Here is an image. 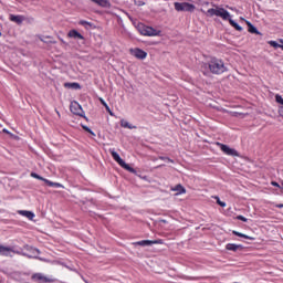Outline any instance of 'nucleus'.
Segmentation results:
<instances>
[{"instance_id": "nucleus-1", "label": "nucleus", "mask_w": 283, "mask_h": 283, "mask_svg": "<svg viewBox=\"0 0 283 283\" xmlns=\"http://www.w3.org/2000/svg\"><path fill=\"white\" fill-rule=\"evenodd\" d=\"M208 67L212 74H224L227 72V66L224 65V62L220 59L212 57L209 63Z\"/></svg>"}, {"instance_id": "nucleus-2", "label": "nucleus", "mask_w": 283, "mask_h": 283, "mask_svg": "<svg viewBox=\"0 0 283 283\" xmlns=\"http://www.w3.org/2000/svg\"><path fill=\"white\" fill-rule=\"evenodd\" d=\"M207 17H220L223 21H229L231 13L224 8L216 7L214 9H208Z\"/></svg>"}, {"instance_id": "nucleus-3", "label": "nucleus", "mask_w": 283, "mask_h": 283, "mask_svg": "<svg viewBox=\"0 0 283 283\" xmlns=\"http://www.w3.org/2000/svg\"><path fill=\"white\" fill-rule=\"evenodd\" d=\"M109 154L112 158L115 160V163L119 165V167H122L126 171H129V174H136V169L132 168V166L126 164L125 160L120 158V155H118V153H116L114 149H111Z\"/></svg>"}, {"instance_id": "nucleus-4", "label": "nucleus", "mask_w": 283, "mask_h": 283, "mask_svg": "<svg viewBox=\"0 0 283 283\" xmlns=\"http://www.w3.org/2000/svg\"><path fill=\"white\" fill-rule=\"evenodd\" d=\"M137 30H138L139 34H142L143 36H159L160 35V31H158L151 27L145 25L144 23H139L137 25Z\"/></svg>"}, {"instance_id": "nucleus-5", "label": "nucleus", "mask_w": 283, "mask_h": 283, "mask_svg": "<svg viewBox=\"0 0 283 283\" xmlns=\"http://www.w3.org/2000/svg\"><path fill=\"white\" fill-rule=\"evenodd\" d=\"M175 10H177V12H193L196 6L189 2H175Z\"/></svg>"}, {"instance_id": "nucleus-6", "label": "nucleus", "mask_w": 283, "mask_h": 283, "mask_svg": "<svg viewBox=\"0 0 283 283\" xmlns=\"http://www.w3.org/2000/svg\"><path fill=\"white\" fill-rule=\"evenodd\" d=\"M70 111L72 114H75V116H81L82 118L85 117V111H83V107L81 104H78V102H72Z\"/></svg>"}, {"instance_id": "nucleus-7", "label": "nucleus", "mask_w": 283, "mask_h": 283, "mask_svg": "<svg viewBox=\"0 0 283 283\" xmlns=\"http://www.w3.org/2000/svg\"><path fill=\"white\" fill-rule=\"evenodd\" d=\"M217 146L226 154V156H239L238 150L230 148L229 146L218 142Z\"/></svg>"}, {"instance_id": "nucleus-8", "label": "nucleus", "mask_w": 283, "mask_h": 283, "mask_svg": "<svg viewBox=\"0 0 283 283\" xmlns=\"http://www.w3.org/2000/svg\"><path fill=\"white\" fill-rule=\"evenodd\" d=\"M129 54H132V56H135V59H138L139 61H144V59H147V52L138 48L129 49Z\"/></svg>"}, {"instance_id": "nucleus-9", "label": "nucleus", "mask_w": 283, "mask_h": 283, "mask_svg": "<svg viewBox=\"0 0 283 283\" xmlns=\"http://www.w3.org/2000/svg\"><path fill=\"white\" fill-rule=\"evenodd\" d=\"M138 247H151V244H163V239L158 240H142L136 242Z\"/></svg>"}, {"instance_id": "nucleus-10", "label": "nucleus", "mask_w": 283, "mask_h": 283, "mask_svg": "<svg viewBox=\"0 0 283 283\" xmlns=\"http://www.w3.org/2000/svg\"><path fill=\"white\" fill-rule=\"evenodd\" d=\"M36 179L38 180H44L45 185H48V187H54L55 189H63V186L60 182H54V181H50L48 179H43V177L36 175Z\"/></svg>"}, {"instance_id": "nucleus-11", "label": "nucleus", "mask_w": 283, "mask_h": 283, "mask_svg": "<svg viewBox=\"0 0 283 283\" xmlns=\"http://www.w3.org/2000/svg\"><path fill=\"white\" fill-rule=\"evenodd\" d=\"M69 39H78L80 41H85V36L83 34L78 33L75 29L70 30L67 33Z\"/></svg>"}, {"instance_id": "nucleus-12", "label": "nucleus", "mask_w": 283, "mask_h": 283, "mask_svg": "<svg viewBox=\"0 0 283 283\" xmlns=\"http://www.w3.org/2000/svg\"><path fill=\"white\" fill-rule=\"evenodd\" d=\"M36 281H38V283H53V282H55V280L53 277L45 276L41 273L36 274Z\"/></svg>"}, {"instance_id": "nucleus-13", "label": "nucleus", "mask_w": 283, "mask_h": 283, "mask_svg": "<svg viewBox=\"0 0 283 283\" xmlns=\"http://www.w3.org/2000/svg\"><path fill=\"white\" fill-rule=\"evenodd\" d=\"M93 3H96L99 8H106L109 10L112 8V2L109 0H91Z\"/></svg>"}, {"instance_id": "nucleus-14", "label": "nucleus", "mask_w": 283, "mask_h": 283, "mask_svg": "<svg viewBox=\"0 0 283 283\" xmlns=\"http://www.w3.org/2000/svg\"><path fill=\"white\" fill-rule=\"evenodd\" d=\"M275 102L279 104V109H277L279 116H281V118H283V98H282V95L276 94L275 95Z\"/></svg>"}, {"instance_id": "nucleus-15", "label": "nucleus", "mask_w": 283, "mask_h": 283, "mask_svg": "<svg viewBox=\"0 0 283 283\" xmlns=\"http://www.w3.org/2000/svg\"><path fill=\"white\" fill-rule=\"evenodd\" d=\"M19 216H23V218H28V220H34V212L28 210H19Z\"/></svg>"}, {"instance_id": "nucleus-16", "label": "nucleus", "mask_w": 283, "mask_h": 283, "mask_svg": "<svg viewBox=\"0 0 283 283\" xmlns=\"http://www.w3.org/2000/svg\"><path fill=\"white\" fill-rule=\"evenodd\" d=\"M9 19L10 21H12L13 23H17L18 25H21V23H23V15L11 14Z\"/></svg>"}, {"instance_id": "nucleus-17", "label": "nucleus", "mask_w": 283, "mask_h": 283, "mask_svg": "<svg viewBox=\"0 0 283 283\" xmlns=\"http://www.w3.org/2000/svg\"><path fill=\"white\" fill-rule=\"evenodd\" d=\"M247 25H248V32H250V34H261L260 31H258V28L252 25L251 22H247Z\"/></svg>"}, {"instance_id": "nucleus-18", "label": "nucleus", "mask_w": 283, "mask_h": 283, "mask_svg": "<svg viewBox=\"0 0 283 283\" xmlns=\"http://www.w3.org/2000/svg\"><path fill=\"white\" fill-rule=\"evenodd\" d=\"M226 249L227 251H238V249H242V245H238V244H234V243H228L226 245Z\"/></svg>"}, {"instance_id": "nucleus-19", "label": "nucleus", "mask_w": 283, "mask_h": 283, "mask_svg": "<svg viewBox=\"0 0 283 283\" xmlns=\"http://www.w3.org/2000/svg\"><path fill=\"white\" fill-rule=\"evenodd\" d=\"M228 21H229L230 25H232V28H234V30H237L238 32H242V27H240V24H238L231 18H229Z\"/></svg>"}, {"instance_id": "nucleus-20", "label": "nucleus", "mask_w": 283, "mask_h": 283, "mask_svg": "<svg viewBox=\"0 0 283 283\" xmlns=\"http://www.w3.org/2000/svg\"><path fill=\"white\" fill-rule=\"evenodd\" d=\"M233 235H237L238 238H244L245 240H255L253 237H249L244 233L238 232V231H232Z\"/></svg>"}, {"instance_id": "nucleus-21", "label": "nucleus", "mask_w": 283, "mask_h": 283, "mask_svg": "<svg viewBox=\"0 0 283 283\" xmlns=\"http://www.w3.org/2000/svg\"><path fill=\"white\" fill-rule=\"evenodd\" d=\"M172 191H178L179 193H187V189H185V187H182V185L178 184L177 186H175V188L172 189Z\"/></svg>"}, {"instance_id": "nucleus-22", "label": "nucleus", "mask_w": 283, "mask_h": 283, "mask_svg": "<svg viewBox=\"0 0 283 283\" xmlns=\"http://www.w3.org/2000/svg\"><path fill=\"white\" fill-rule=\"evenodd\" d=\"M10 251H12V249H10L8 247L0 245V255H8V253H10Z\"/></svg>"}, {"instance_id": "nucleus-23", "label": "nucleus", "mask_w": 283, "mask_h": 283, "mask_svg": "<svg viewBox=\"0 0 283 283\" xmlns=\"http://www.w3.org/2000/svg\"><path fill=\"white\" fill-rule=\"evenodd\" d=\"M99 102L102 103V105L105 107L106 112H108V114L111 116H114V113H112V109L109 108V105H107V103L105 102V99L99 98Z\"/></svg>"}, {"instance_id": "nucleus-24", "label": "nucleus", "mask_w": 283, "mask_h": 283, "mask_svg": "<svg viewBox=\"0 0 283 283\" xmlns=\"http://www.w3.org/2000/svg\"><path fill=\"white\" fill-rule=\"evenodd\" d=\"M120 125H122V127H125L126 129H136V126H132L129 124V122H127V120H122Z\"/></svg>"}, {"instance_id": "nucleus-25", "label": "nucleus", "mask_w": 283, "mask_h": 283, "mask_svg": "<svg viewBox=\"0 0 283 283\" xmlns=\"http://www.w3.org/2000/svg\"><path fill=\"white\" fill-rule=\"evenodd\" d=\"M269 45H271V48H280L282 50L283 48V44H279L277 42L275 41H270L269 42Z\"/></svg>"}, {"instance_id": "nucleus-26", "label": "nucleus", "mask_w": 283, "mask_h": 283, "mask_svg": "<svg viewBox=\"0 0 283 283\" xmlns=\"http://www.w3.org/2000/svg\"><path fill=\"white\" fill-rule=\"evenodd\" d=\"M64 86H65V87H81V86L78 85V83H65Z\"/></svg>"}, {"instance_id": "nucleus-27", "label": "nucleus", "mask_w": 283, "mask_h": 283, "mask_svg": "<svg viewBox=\"0 0 283 283\" xmlns=\"http://www.w3.org/2000/svg\"><path fill=\"white\" fill-rule=\"evenodd\" d=\"M80 25H90V27H92V22H87V21H85V20H81L80 22Z\"/></svg>"}, {"instance_id": "nucleus-28", "label": "nucleus", "mask_w": 283, "mask_h": 283, "mask_svg": "<svg viewBox=\"0 0 283 283\" xmlns=\"http://www.w3.org/2000/svg\"><path fill=\"white\" fill-rule=\"evenodd\" d=\"M217 205H219V207H227V202L221 201L219 198L217 199Z\"/></svg>"}, {"instance_id": "nucleus-29", "label": "nucleus", "mask_w": 283, "mask_h": 283, "mask_svg": "<svg viewBox=\"0 0 283 283\" xmlns=\"http://www.w3.org/2000/svg\"><path fill=\"white\" fill-rule=\"evenodd\" d=\"M83 129H84L85 132H87L88 134H92V136H95L94 132H92V129H90V127L83 126Z\"/></svg>"}, {"instance_id": "nucleus-30", "label": "nucleus", "mask_w": 283, "mask_h": 283, "mask_svg": "<svg viewBox=\"0 0 283 283\" xmlns=\"http://www.w3.org/2000/svg\"><path fill=\"white\" fill-rule=\"evenodd\" d=\"M237 219L241 220V222H247V220H248L247 217H244V216H238Z\"/></svg>"}, {"instance_id": "nucleus-31", "label": "nucleus", "mask_w": 283, "mask_h": 283, "mask_svg": "<svg viewBox=\"0 0 283 283\" xmlns=\"http://www.w3.org/2000/svg\"><path fill=\"white\" fill-rule=\"evenodd\" d=\"M272 187H277L280 189V187H282V185H279L277 181H271Z\"/></svg>"}, {"instance_id": "nucleus-32", "label": "nucleus", "mask_w": 283, "mask_h": 283, "mask_svg": "<svg viewBox=\"0 0 283 283\" xmlns=\"http://www.w3.org/2000/svg\"><path fill=\"white\" fill-rule=\"evenodd\" d=\"M160 160H168V163H174L170 158L168 157H159Z\"/></svg>"}, {"instance_id": "nucleus-33", "label": "nucleus", "mask_w": 283, "mask_h": 283, "mask_svg": "<svg viewBox=\"0 0 283 283\" xmlns=\"http://www.w3.org/2000/svg\"><path fill=\"white\" fill-rule=\"evenodd\" d=\"M32 178H36V172H31Z\"/></svg>"}, {"instance_id": "nucleus-34", "label": "nucleus", "mask_w": 283, "mask_h": 283, "mask_svg": "<svg viewBox=\"0 0 283 283\" xmlns=\"http://www.w3.org/2000/svg\"><path fill=\"white\" fill-rule=\"evenodd\" d=\"M61 43H63L64 45H66L67 43L65 41H63V39L60 38Z\"/></svg>"}, {"instance_id": "nucleus-35", "label": "nucleus", "mask_w": 283, "mask_h": 283, "mask_svg": "<svg viewBox=\"0 0 283 283\" xmlns=\"http://www.w3.org/2000/svg\"><path fill=\"white\" fill-rule=\"evenodd\" d=\"M280 189H281V191L283 192V181L281 182Z\"/></svg>"}, {"instance_id": "nucleus-36", "label": "nucleus", "mask_w": 283, "mask_h": 283, "mask_svg": "<svg viewBox=\"0 0 283 283\" xmlns=\"http://www.w3.org/2000/svg\"><path fill=\"white\" fill-rule=\"evenodd\" d=\"M279 209H283V203L277 206Z\"/></svg>"}, {"instance_id": "nucleus-37", "label": "nucleus", "mask_w": 283, "mask_h": 283, "mask_svg": "<svg viewBox=\"0 0 283 283\" xmlns=\"http://www.w3.org/2000/svg\"><path fill=\"white\" fill-rule=\"evenodd\" d=\"M279 43H282V45H283V39H280V40H279Z\"/></svg>"}, {"instance_id": "nucleus-38", "label": "nucleus", "mask_w": 283, "mask_h": 283, "mask_svg": "<svg viewBox=\"0 0 283 283\" xmlns=\"http://www.w3.org/2000/svg\"><path fill=\"white\" fill-rule=\"evenodd\" d=\"M3 132H4L6 134H8V130H7V129H3Z\"/></svg>"}, {"instance_id": "nucleus-39", "label": "nucleus", "mask_w": 283, "mask_h": 283, "mask_svg": "<svg viewBox=\"0 0 283 283\" xmlns=\"http://www.w3.org/2000/svg\"><path fill=\"white\" fill-rule=\"evenodd\" d=\"M33 277H36V274H33Z\"/></svg>"}, {"instance_id": "nucleus-40", "label": "nucleus", "mask_w": 283, "mask_h": 283, "mask_svg": "<svg viewBox=\"0 0 283 283\" xmlns=\"http://www.w3.org/2000/svg\"><path fill=\"white\" fill-rule=\"evenodd\" d=\"M51 43H56L55 41L51 42Z\"/></svg>"}, {"instance_id": "nucleus-41", "label": "nucleus", "mask_w": 283, "mask_h": 283, "mask_svg": "<svg viewBox=\"0 0 283 283\" xmlns=\"http://www.w3.org/2000/svg\"><path fill=\"white\" fill-rule=\"evenodd\" d=\"M0 36H1V32H0Z\"/></svg>"}]
</instances>
